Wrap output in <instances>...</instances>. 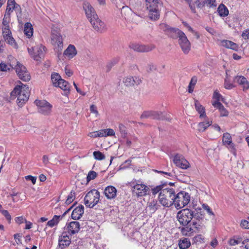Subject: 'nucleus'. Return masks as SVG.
<instances>
[{
    "mask_svg": "<svg viewBox=\"0 0 249 249\" xmlns=\"http://www.w3.org/2000/svg\"><path fill=\"white\" fill-rule=\"evenodd\" d=\"M205 216H197L194 220L191 221L187 225L179 227L181 233L186 236H191L197 233H205L206 227L203 223Z\"/></svg>",
    "mask_w": 249,
    "mask_h": 249,
    "instance_id": "1",
    "label": "nucleus"
},
{
    "mask_svg": "<svg viewBox=\"0 0 249 249\" xmlns=\"http://www.w3.org/2000/svg\"><path fill=\"white\" fill-rule=\"evenodd\" d=\"M204 215L201 208H197L195 210L186 208L179 211L177 213V218L179 224L183 226L194 220L195 217H197V216Z\"/></svg>",
    "mask_w": 249,
    "mask_h": 249,
    "instance_id": "2",
    "label": "nucleus"
},
{
    "mask_svg": "<svg viewBox=\"0 0 249 249\" xmlns=\"http://www.w3.org/2000/svg\"><path fill=\"white\" fill-rule=\"evenodd\" d=\"M17 85L11 92L12 98L17 97V103L19 107H22L28 100L30 95V90L27 85L21 83Z\"/></svg>",
    "mask_w": 249,
    "mask_h": 249,
    "instance_id": "3",
    "label": "nucleus"
},
{
    "mask_svg": "<svg viewBox=\"0 0 249 249\" xmlns=\"http://www.w3.org/2000/svg\"><path fill=\"white\" fill-rule=\"evenodd\" d=\"M176 192L173 188H164L160 192L159 199L160 204L166 207H169L174 204Z\"/></svg>",
    "mask_w": 249,
    "mask_h": 249,
    "instance_id": "4",
    "label": "nucleus"
},
{
    "mask_svg": "<svg viewBox=\"0 0 249 249\" xmlns=\"http://www.w3.org/2000/svg\"><path fill=\"white\" fill-rule=\"evenodd\" d=\"M51 80L54 87H59L64 90L63 95L67 96L69 95L70 91V85L67 81L62 79L58 73L55 72L52 73Z\"/></svg>",
    "mask_w": 249,
    "mask_h": 249,
    "instance_id": "5",
    "label": "nucleus"
},
{
    "mask_svg": "<svg viewBox=\"0 0 249 249\" xmlns=\"http://www.w3.org/2000/svg\"><path fill=\"white\" fill-rule=\"evenodd\" d=\"M51 43L58 50H62L63 47L62 37L60 34L59 28L55 25H53L51 33Z\"/></svg>",
    "mask_w": 249,
    "mask_h": 249,
    "instance_id": "6",
    "label": "nucleus"
},
{
    "mask_svg": "<svg viewBox=\"0 0 249 249\" xmlns=\"http://www.w3.org/2000/svg\"><path fill=\"white\" fill-rule=\"evenodd\" d=\"M146 6L149 11V17L153 20H157L160 17L158 0H145Z\"/></svg>",
    "mask_w": 249,
    "mask_h": 249,
    "instance_id": "7",
    "label": "nucleus"
},
{
    "mask_svg": "<svg viewBox=\"0 0 249 249\" xmlns=\"http://www.w3.org/2000/svg\"><path fill=\"white\" fill-rule=\"evenodd\" d=\"M100 193L95 189L89 191L84 197L85 205L89 207L93 208L100 200Z\"/></svg>",
    "mask_w": 249,
    "mask_h": 249,
    "instance_id": "8",
    "label": "nucleus"
},
{
    "mask_svg": "<svg viewBox=\"0 0 249 249\" xmlns=\"http://www.w3.org/2000/svg\"><path fill=\"white\" fill-rule=\"evenodd\" d=\"M190 200L189 194L185 192H180L176 194L174 204L178 209L182 208L187 205Z\"/></svg>",
    "mask_w": 249,
    "mask_h": 249,
    "instance_id": "9",
    "label": "nucleus"
},
{
    "mask_svg": "<svg viewBox=\"0 0 249 249\" xmlns=\"http://www.w3.org/2000/svg\"><path fill=\"white\" fill-rule=\"evenodd\" d=\"M130 186L133 194L138 197L146 195L149 190L148 186L136 180L131 182Z\"/></svg>",
    "mask_w": 249,
    "mask_h": 249,
    "instance_id": "10",
    "label": "nucleus"
},
{
    "mask_svg": "<svg viewBox=\"0 0 249 249\" xmlns=\"http://www.w3.org/2000/svg\"><path fill=\"white\" fill-rule=\"evenodd\" d=\"M160 28L169 37L174 39H178L184 34L178 28H172L164 23L160 24Z\"/></svg>",
    "mask_w": 249,
    "mask_h": 249,
    "instance_id": "11",
    "label": "nucleus"
},
{
    "mask_svg": "<svg viewBox=\"0 0 249 249\" xmlns=\"http://www.w3.org/2000/svg\"><path fill=\"white\" fill-rule=\"evenodd\" d=\"M15 69L20 79L24 81H28L30 80L31 76L29 72L27 71L25 67L22 64L17 62L15 67Z\"/></svg>",
    "mask_w": 249,
    "mask_h": 249,
    "instance_id": "12",
    "label": "nucleus"
},
{
    "mask_svg": "<svg viewBox=\"0 0 249 249\" xmlns=\"http://www.w3.org/2000/svg\"><path fill=\"white\" fill-rule=\"evenodd\" d=\"M28 51L34 60L38 61L44 55L45 47L40 45L28 48Z\"/></svg>",
    "mask_w": 249,
    "mask_h": 249,
    "instance_id": "13",
    "label": "nucleus"
},
{
    "mask_svg": "<svg viewBox=\"0 0 249 249\" xmlns=\"http://www.w3.org/2000/svg\"><path fill=\"white\" fill-rule=\"evenodd\" d=\"M35 103L38 107V111L39 113L44 115H48L50 113L52 106L45 100L40 101L36 100Z\"/></svg>",
    "mask_w": 249,
    "mask_h": 249,
    "instance_id": "14",
    "label": "nucleus"
},
{
    "mask_svg": "<svg viewBox=\"0 0 249 249\" xmlns=\"http://www.w3.org/2000/svg\"><path fill=\"white\" fill-rule=\"evenodd\" d=\"M173 162L176 166L183 169H187L190 167L189 162L185 159L182 155L179 154H177L175 155Z\"/></svg>",
    "mask_w": 249,
    "mask_h": 249,
    "instance_id": "15",
    "label": "nucleus"
},
{
    "mask_svg": "<svg viewBox=\"0 0 249 249\" xmlns=\"http://www.w3.org/2000/svg\"><path fill=\"white\" fill-rule=\"evenodd\" d=\"M178 42L183 53H188L191 50V43L185 34L178 38Z\"/></svg>",
    "mask_w": 249,
    "mask_h": 249,
    "instance_id": "16",
    "label": "nucleus"
},
{
    "mask_svg": "<svg viewBox=\"0 0 249 249\" xmlns=\"http://www.w3.org/2000/svg\"><path fill=\"white\" fill-rule=\"evenodd\" d=\"M71 243V239L66 231H63L58 238V247L61 249L68 247Z\"/></svg>",
    "mask_w": 249,
    "mask_h": 249,
    "instance_id": "17",
    "label": "nucleus"
},
{
    "mask_svg": "<svg viewBox=\"0 0 249 249\" xmlns=\"http://www.w3.org/2000/svg\"><path fill=\"white\" fill-rule=\"evenodd\" d=\"M233 81L236 83L242 88L243 91L246 92L249 89V81L242 75H237L234 77Z\"/></svg>",
    "mask_w": 249,
    "mask_h": 249,
    "instance_id": "18",
    "label": "nucleus"
},
{
    "mask_svg": "<svg viewBox=\"0 0 249 249\" xmlns=\"http://www.w3.org/2000/svg\"><path fill=\"white\" fill-rule=\"evenodd\" d=\"M93 18H90V22L92 24L93 28L97 31L102 32L104 31L106 29V25L104 22L98 18V16L93 17Z\"/></svg>",
    "mask_w": 249,
    "mask_h": 249,
    "instance_id": "19",
    "label": "nucleus"
},
{
    "mask_svg": "<svg viewBox=\"0 0 249 249\" xmlns=\"http://www.w3.org/2000/svg\"><path fill=\"white\" fill-rule=\"evenodd\" d=\"M222 142L224 145L226 146L230 149L231 151L234 155H235V145L234 143L232 142L231 137L230 133L226 132L223 134Z\"/></svg>",
    "mask_w": 249,
    "mask_h": 249,
    "instance_id": "20",
    "label": "nucleus"
},
{
    "mask_svg": "<svg viewBox=\"0 0 249 249\" xmlns=\"http://www.w3.org/2000/svg\"><path fill=\"white\" fill-rule=\"evenodd\" d=\"M66 229L67 230L68 234L73 235L77 232L80 229V225L77 221H71L66 225Z\"/></svg>",
    "mask_w": 249,
    "mask_h": 249,
    "instance_id": "21",
    "label": "nucleus"
},
{
    "mask_svg": "<svg viewBox=\"0 0 249 249\" xmlns=\"http://www.w3.org/2000/svg\"><path fill=\"white\" fill-rule=\"evenodd\" d=\"M123 82L127 87H133L139 85L142 82V80L139 77L129 76L125 77Z\"/></svg>",
    "mask_w": 249,
    "mask_h": 249,
    "instance_id": "22",
    "label": "nucleus"
},
{
    "mask_svg": "<svg viewBox=\"0 0 249 249\" xmlns=\"http://www.w3.org/2000/svg\"><path fill=\"white\" fill-rule=\"evenodd\" d=\"M83 8L88 18H93V17H97V15L93 7L88 2H85L83 3Z\"/></svg>",
    "mask_w": 249,
    "mask_h": 249,
    "instance_id": "23",
    "label": "nucleus"
},
{
    "mask_svg": "<svg viewBox=\"0 0 249 249\" xmlns=\"http://www.w3.org/2000/svg\"><path fill=\"white\" fill-rule=\"evenodd\" d=\"M161 112L156 111H145L141 116V119L151 118L160 119L161 116Z\"/></svg>",
    "mask_w": 249,
    "mask_h": 249,
    "instance_id": "24",
    "label": "nucleus"
},
{
    "mask_svg": "<svg viewBox=\"0 0 249 249\" xmlns=\"http://www.w3.org/2000/svg\"><path fill=\"white\" fill-rule=\"evenodd\" d=\"M84 212V207L80 205L76 207L72 212L71 218L74 220L79 219L83 215Z\"/></svg>",
    "mask_w": 249,
    "mask_h": 249,
    "instance_id": "25",
    "label": "nucleus"
},
{
    "mask_svg": "<svg viewBox=\"0 0 249 249\" xmlns=\"http://www.w3.org/2000/svg\"><path fill=\"white\" fill-rule=\"evenodd\" d=\"M219 41V44L224 47L234 51H237L238 49V45L231 41L223 39Z\"/></svg>",
    "mask_w": 249,
    "mask_h": 249,
    "instance_id": "26",
    "label": "nucleus"
},
{
    "mask_svg": "<svg viewBox=\"0 0 249 249\" xmlns=\"http://www.w3.org/2000/svg\"><path fill=\"white\" fill-rule=\"evenodd\" d=\"M160 207L156 200H153L147 203L146 208V212H148L150 214L154 213Z\"/></svg>",
    "mask_w": 249,
    "mask_h": 249,
    "instance_id": "27",
    "label": "nucleus"
},
{
    "mask_svg": "<svg viewBox=\"0 0 249 249\" xmlns=\"http://www.w3.org/2000/svg\"><path fill=\"white\" fill-rule=\"evenodd\" d=\"M116 189L112 186H108L104 190V194L108 199H112L116 197Z\"/></svg>",
    "mask_w": 249,
    "mask_h": 249,
    "instance_id": "28",
    "label": "nucleus"
},
{
    "mask_svg": "<svg viewBox=\"0 0 249 249\" xmlns=\"http://www.w3.org/2000/svg\"><path fill=\"white\" fill-rule=\"evenodd\" d=\"M130 47L133 50L138 52H147L152 50V48L148 46L140 44H133Z\"/></svg>",
    "mask_w": 249,
    "mask_h": 249,
    "instance_id": "29",
    "label": "nucleus"
},
{
    "mask_svg": "<svg viewBox=\"0 0 249 249\" xmlns=\"http://www.w3.org/2000/svg\"><path fill=\"white\" fill-rule=\"evenodd\" d=\"M212 105L214 107L218 109V110L220 113L221 116H227L228 115V113H229L228 111L224 107V106L222 105V104L220 102H218V101L213 102L212 103Z\"/></svg>",
    "mask_w": 249,
    "mask_h": 249,
    "instance_id": "30",
    "label": "nucleus"
},
{
    "mask_svg": "<svg viewBox=\"0 0 249 249\" xmlns=\"http://www.w3.org/2000/svg\"><path fill=\"white\" fill-rule=\"evenodd\" d=\"M76 54L77 51L76 48L73 45H70L64 52V55L68 57L69 58H73Z\"/></svg>",
    "mask_w": 249,
    "mask_h": 249,
    "instance_id": "31",
    "label": "nucleus"
},
{
    "mask_svg": "<svg viewBox=\"0 0 249 249\" xmlns=\"http://www.w3.org/2000/svg\"><path fill=\"white\" fill-rule=\"evenodd\" d=\"M217 12L220 17H225L227 16L229 14L228 8L223 4H220L219 5Z\"/></svg>",
    "mask_w": 249,
    "mask_h": 249,
    "instance_id": "32",
    "label": "nucleus"
},
{
    "mask_svg": "<svg viewBox=\"0 0 249 249\" xmlns=\"http://www.w3.org/2000/svg\"><path fill=\"white\" fill-rule=\"evenodd\" d=\"M24 34L29 38L33 36V29L32 24L29 22H27L24 25Z\"/></svg>",
    "mask_w": 249,
    "mask_h": 249,
    "instance_id": "33",
    "label": "nucleus"
},
{
    "mask_svg": "<svg viewBox=\"0 0 249 249\" xmlns=\"http://www.w3.org/2000/svg\"><path fill=\"white\" fill-rule=\"evenodd\" d=\"M212 124V122L209 121L199 123L197 125V130L199 132H204Z\"/></svg>",
    "mask_w": 249,
    "mask_h": 249,
    "instance_id": "34",
    "label": "nucleus"
},
{
    "mask_svg": "<svg viewBox=\"0 0 249 249\" xmlns=\"http://www.w3.org/2000/svg\"><path fill=\"white\" fill-rule=\"evenodd\" d=\"M195 108L196 111L200 114V117H203L206 116L205 108L197 101H195Z\"/></svg>",
    "mask_w": 249,
    "mask_h": 249,
    "instance_id": "35",
    "label": "nucleus"
},
{
    "mask_svg": "<svg viewBox=\"0 0 249 249\" xmlns=\"http://www.w3.org/2000/svg\"><path fill=\"white\" fill-rule=\"evenodd\" d=\"M15 6V0H8L7 5L5 14H8L10 16L11 13L13 11Z\"/></svg>",
    "mask_w": 249,
    "mask_h": 249,
    "instance_id": "36",
    "label": "nucleus"
},
{
    "mask_svg": "<svg viewBox=\"0 0 249 249\" xmlns=\"http://www.w3.org/2000/svg\"><path fill=\"white\" fill-rule=\"evenodd\" d=\"M178 245L180 249H186L190 247L191 243L189 240L184 238L179 241Z\"/></svg>",
    "mask_w": 249,
    "mask_h": 249,
    "instance_id": "37",
    "label": "nucleus"
},
{
    "mask_svg": "<svg viewBox=\"0 0 249 249\" xmlns=\"http://www.w3.org/2000/svg\"><path fill=\"white\" fill-rule=\"evenodd\" d=\"M60 217V216L55 215L52 219L47 222V225L50 227H53L56 225L59 222Z\"/></svg>",
    "mask_w": 249,
    "mask_h": 249,
    "instance_id": "38",
    "label": "nucleus"
},
{
    "mask_svg": "<svg viewBox=\"0 0 249 249\" xmlns=\"http://www.w3.org/2000/svg\"><path fill=\"white\" fill-rule=\"evenodd\" d=\"M119 130L122 138L125 139L127 137V131L126 127L122 124H119Z\"/></svg>",
    "mask_w": 249,
    "mask_h": 249,
    "instance_id": "39",
    "label": "nucleus"
},
{
    "mask_svg": "<svg viewBox=\"0 0 249 249\" xmlns=\"http://www.w3.org/2000/svg\"><path fill=\"white\" fill-rule=\"evenodd\" d=\"M206 5L210 8L215 7L217 5L215 0H203V7Z\"/></svg>",
    "mask_w": 249,
    "mask_h": 249,
    "instance_id": "40",
    "label": "nucleus"
},
{
    "mask_svg": "<svg viewBox=\"0 0 249 249\" xmlns=\"http://www.w3.org/2000/svg\"><path fill=\"white\" fill-rule=\"evenodd\" d=\"M75 198V192L71 191L69 195H68L67 198L65 201V203L67 205L70 204L74 200Z\"/></svg>",
    "mask_w": 249,
    "mask_h": 249,
    "instance_id": "41",
    "label": "nucleus"
},
{
    "mask_svg": "<svg viewBox=\"0 0 249 249\" xmlns=\"http://www.w3.org/2000/svg\"><path fill=\"white\" fill-rule=\"evenodd\" d=\"M103 131L101 130L90 132L89 133L88 136L91 138H97V137H103V133H102Z\"/></svg>",
    "mask_w": 249,
    "mask_h": 249,
    "instance_id": "42",
    "label": "nucleus"
},
{
    "mask_svg": "<svg viewBox=\"0 0 249 249\" xmlns=\"http://www.w3.org/2000/svg\"><path fill=\"white\" fill-rule=\"evenodd\" d=\"M102 131H103L102 132L104 135L103 137L113 136L115 135V132L112 129L107 128L105 129H102Z\"/></svg>",
    "mask_w": 249,
    "mask_h": 249,
    "instance_id": "43",
    "label": "nucleus"
},
{
    "mask_svg": "<svg viewBox=\"0 0 249 249\" xmlns=\"http://www.w3.org/2000/svg\"><path fill=\"white\" fill-rule=\"evenodd\" d=\"M119 61V59L117 58H113L109 62L107 63V70L108 71H110V69Z\"/></svg>",
    "mask_w": 249,
    "mask_h": 249,
    "instance_id": "44",
    "label": "nucleus"
},
{
    "mask_svg": "<svg viewBox=\"0 0 249 249\" xmlns=\"http://www.w3.org/2000/svg\"><path fill=\"white\" fill-rule=\"evenodd\" d=\"M94 158L97 160H103L105 159V155L99 151H94L93 153Z\"/></svg>",
    "mask_w": 249,
    "mask_h": 249,
    "instance_id": "45",
    "label": "nucleus"
},
{
    "mask_svg": "<svg viewBox=\"0 0 249 249\" xmlns=\"http://www.w3.org/2000/svg\"><path fill=\"white\" fill-rule=\"evenodd\" d=\"M10 21V16L8 14H5L4 18L2 20V25L3 27H8L9 26V23Z\"/></svg>",
    "mask_w": 249,
    "mask_h": 249,
    "instance_id": "46",
    "label": "nucleus"
},
{
    "mask_svg": "<svg viewBox=\"0 0 249 249\" xmlns=\"http://www.w3.org/2000/svg\"><path fill=\"white\" fill-rule=\"evenodd\" d=\"M97 177V173L93 171H90L87 177V181L89 182L92 179H94Z\"/></svg>",
    "mask_w": 249,
    "mask_h": 249,
    "instance_id": "47",
    "label": "nucleus"
},
{
    "mask_svg": "<svg viewBox=\"0 0 249 249\" xmlns=\"http://www.w3.org/2000/svg\"><path fill=\"white\" fill-rule=\"evenodd\" d=\"M13 68L11 65H8L4 63H0V71H7Z\"/></svg>",
    "mask_w": 249,
    "mask_h": 249,
    "instance_id": "48",
    "label": "nucleus"
},
{
    "mask_svg": "<svg viewBox=\"0 0 249 249\" xmlns=\"http://www.w3.org/2000/svg\"><path fill=\"white\" fill-rule=\"evenodd\" d=\"M4 39L9 45L13 46H16V43L15 42V39L12 37V35L7 36Z\"/></svg>",
    "mask_w": 249,
    "mask_h": 249,
    "instance_id": "49",
    "label": "nucleus"
},
{
    "mask_svg": "<svg viewBox=\"0 0 249 249\" xmlns=\"http://www.w3.org/2000/svg\"><path fill=\"white\" fill-rule=\"evenodd\" d=\"M224 88L228 89H231L235 87V86L230 83V80L228 78H225L224 84Z\"/></svg>",
    "mask_w": 249,
    "mask_h": 249,
    "instance_id": "50",
    "label": "nucleus"
},
{
    "mask_svg": "<svg viewBox=\"0 0 249 249\" xmlns=\"http://www.w3.org/2000/svg\"><path fill=\"white\" fill-rule=\"evenodd\" d=\"M125 13H127L128 14L131 13V10L128 6H123L121 9V14L122 15H124L125 18H126L127 15Z\"/></svg>",
    "mask_w": 249,
    "mask_h": 249,
    "instance_id": "51",
    "label": "nucleus"
},
{
    "mask_svg": "<svg viewBox=\"0 0 249 249\" xmlns=\"http://www.w3.org/2000/svg\"><path fill=\"white\" fill-rule=\"evenodd\" d=\"M2 34L4 38L12 35L11 32L9 29V27L2 28Z\"/></svg>",
    "mask_w": 249,
    "mask_h": 249,
    "instance_id": "52",
    "label": "nucleus"
},
{
    "mask_svg": "<svg viewBox=\"0 0 249 249\" xmlns=\"http://www.w3.org/2000/svg\"><path fill=\"white\" fill-rule=\"evenodd\" d=\"M164 189V188H163V186H161V185L157 186L153 188L152 189V194L153 195H155V194H157L158 193H159V192H161V191Z\"/></svg>",
    "mask_w": 249,
    "mask_h": 249,
    "instance_id": "53",
    "label": "nucleus"
},
{
    "mask_svg": "<svg viewBox=\"0 0 249 249\" xmlns=\"http://www.w3.org/2000/svg\"><path fill=\"white\" fill-rule=\"evenodd\" d=\"M203 208L210 215H213V212L212 209L210 207L206 204H203L202 205Z\"/></svg>",
    "mask_w": 249,
    "mask_h": 249,
    "instance_id": "54",
    "label": "nucleus"
},
{
    "mask_svg": "<svg viewBox=\"0 0 249 249\" xmlns=\"http://www.w3.org/2000/svg\"><path fill=\"white\" fill-rule=\"evenodd\" d=\"M213 98H214L216 100L215 101L219 102L220 100H221V99L222 101L223 100V98H222V95L218 92H217L216 91H215L214 92V93L213 95Z\"/></svg>",
    "mask_w": 249,
    "mask_h": 249,
    "instance_id": "55",
    "label": "nucleus"
},
{
    "mask_svg": "<svg viewBox=\"0 0 249 249\" xmlns=\"http://www.w3.org/2000/svg\"><path fill=\"white\" fill-rule=\"evenodd\" d=\"M241 240L240 239H236L235 238L230 239L229 241V244L231 246H235L240 243Z\"/></svg>",
    "mask_w": 249,
    "mask_h": 249,
    "instance_id": "56",
    "label": "nucleus"
},
{
    "mask_svg": "<svg viewBox=\"0 0 249 249\" xmlns=\"http://www.w3.org/2000/svg\"><path fill=\"white\" fill-rule=\"evenodd\" d=\"M241 226L243 228L249 229V222L246 220H242L241 222Z\"/></svg>",
    "mask_w": 249,
    "mask_h": 249,
    "instance_id": "57",
    "label": "nucleus"
},
{
    "mask_svg": "<svg viewBox=\"0 0 249 249\" xmlns=\"http://www.w3.org/2000/svg\"><path fill=\"white\" fill-rule=\"evenodd\" d=\"M185 0L189 4V6L191 11L193 13H195L196 12V8H195V4L193 3L192 2V0Z\"/></svg>",
    "mask_w": 249,
    "mask_h": 249,
    "instance_id": "58",
    "label": "nucleus"
},
{
    "mask_svg": "<svg viewBox=\"0 0 249 249\" xmlns=\"http://www.w3.org/2000/svg\"><path fill=\"white\" fill-rule=\"evenodd\" d=\"M90 111L94 113L96 115V116H98L99 115L98 111L97 109V107L94 105H92L90 107Z\"/></svg>",
    "mask_w": 249,
    "mask_h": 249,
    "instance_id": "59",
    "label": "nucleus"
},
{
    "mask_svg": "<svg viewBox=\"0 0 249 249\" xmlns=\"http://www.w3.org/2000/svg\"><path fill=\"white\" fill-rule=\"evenodd\" d=\"M241 36L244 39H249V29L244 31Z\"/></svg>",
    "mask_w": 249,
    "mask_h": 249,
    "instance_id": "60",
    "label": "nucleus"
},
{
    "mask_svg": "<svg viewBox=\"0 0 249 249\" xmlns=\"http://www.w3.org/2000/svg\"><path fill=\"white\" fill-rule=\"evenodd\" d=\"M25 178L27 180H31L33 184H35L36 183V177H33L31 175H28L26 176Z\"/></svg>",
    "mask_w": 249,
    "mask_h": 249,
    "instance_id": "61",
    "label": "nucleus"
},
{
    "mask_svg": "<svg viewBox=\"0 0 249 249\" xmlns=\"http://www.w3.org/2000/svg\"><path fill=\"white\" fill-rule=\"evenodd\" d=\"M15 220L16 222L18 224L23 223L26 220L22 216L17 217Z\"/></svg>",
    "mask_w": 249,
    "mask_h": 249,
    "instance_id": "62",
    "label": "nucleus"
},
{
    "mask_svg": "<svg viewBox=\"0 0 249 249\" xmlns=\"http://www.w3.org/2000/svg\"><path fill=\"white\" fill-rule=\"evenodd\" d=\"M2 213L5 217V218L9 221H10L11 219V215H10L9 212L7 210H3L2 211Z\"/></svg>",
    "mask_w": 249,
    "mask_h": 249,
    "instance_id": "63",
    "label": "nucleus"
},
{
    "mask_svg": "<svg viewBox=\"0 0 249 249\" xmlns=\"http://www.w3.org/2000/svg\"><path fill=\"white\" fill-rule=\"evenodd\" d=\"M242 244L245 245L246 249H249V239H246L242 241Z\"/></svg>",
    "mask_w": 249,
    "mask_h": 249,
    "instance_id": "64",
    "label": "nucleus"
}]
</instances>
